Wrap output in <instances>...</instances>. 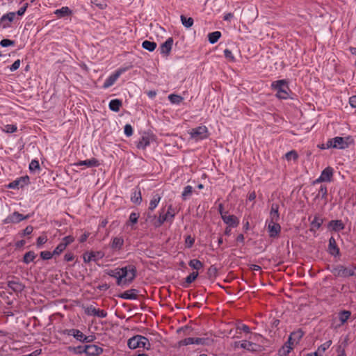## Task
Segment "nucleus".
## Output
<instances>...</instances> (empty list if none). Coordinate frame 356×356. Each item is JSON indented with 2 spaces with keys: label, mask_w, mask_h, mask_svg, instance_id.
<instances>
[{
  "label": "nucleus",
  "mask_w": 356,
  "mask_h": 356,
  "mask_svg": "<svg viewBox=\"0 0 356 356\" xmlns=\"http://www.w3.org/2000/svg\"><path fill=\"white\" fill-rule=\"evenodd\" d=\"M334 170L331 167L325 168L320 177L316 180V182H330L333 176Z\"/></svg>",
  "instance_id": "obj_16"
},
{
  "label": "nucleus",
  "mask_w": 356,
  "mask_h": 356,
  "mask_svg": "<svg viewBox=\"0 0 356 356\" xmlns=\"http://www.w3.org/2000/svg\"><path fill=\"white\" fill-rule=\"evenodd\" d=\"M64 334L68 336H73L76 340L79 341H85L87 339V337L85 336L82 332L76 329H67L63 331Z\"/></svg>",
  "instance_id": "obj_18"
},
{
  "label": "nucleus",
  "mask_w": 356,
  "mask_h": 356,
  "mask_svg": "<svg viewBox=\"0 0 356 356\" xmlns=\"http://www.w3.org/2000/svg\"><path fill=\"white\" fill-rule=\"evenodd\" d=\"M348 140H349V137L346 138L339 136L334 137L327 140L326 143L327 148L346 149L348 147Z\"/></svg>",
  "instance_id": "obj_8"
},
{
  "label": "nucleus",
  "mask_w": 356,
  "mask_h": 356,
  "mask_svg": "<svg viewBox=\"0 0 356 356\" xmlns=\"http://www.w3.org/2000/svg\"><path fill=\"white\" fill-rule=\"evenodd\" d=\"M168 99L172 104L175 105H179L184 100V97L176 94L169 95Z\"/></svg>",
  "instance_id": "obj_33"
},
{
  "label": "nucleus",
  "mask_w": 356,
  "mask_h": 356,
  "mask_svg": "<svg viewBox=\"0 0 356 356\" xmlns=\"http://www.w3.org/2000/svg\"><path fill=\"white\" fill-rule=\"evenodd\" d=\"M224 56L229 62H235V57L231 50L225 49L224 50Z\"/></svg>",
  "instance_id": "obj_48"
},
{
  "label": "nucleus",
  "mask_w": 356,
  "mask_h": 356,
  "mask_svg": "<svg viewBox=\"0 0 356 356\" xmlns=\"http://www.w3.org/2000/svg\"><path fill=\"white\" fill-rule=\"evenodd\" d=\"M74 165L77 167L85 165L87 168H93V167H98L100 165V163H99V161L97 159L92 158V159H86L84 161H79L74 163Z\"/></svg>",
  "instance_id": "obj_22"
},
{
  "label": "nucleus",
  "mask_w": 356,
  "mask_h": 356,
  "mask_svg": "<svg viewBox=\"0 0 356 356\" xmlns=\"http://www.w3.org/2000/svg\"><path fill=\"white\" fill-rule=\"evenodd\" d=\"M293 349V347L286 345L285 343L279 349V356H288L291 351Z\"/></svg>",
  "instance_id": "obj_38"
},
{
  "label": "nucleus",
  "mask_w": 356,
  "mask_h": 356,
  "mask_svg": "<svg viewBox=\"0 0 356 356\" xmlns=\"http://www.w3.org/2000/svg\"><path fill=\"white\" fill-rule=\"evenodd\" d=\"M28 6L29 4L27 3H26L22 7H21L16 13V15H19V16H22L24 15L27 8H28Z\"/></svg>",
  "instance_id": "obj_59"
},
{
  "label": "nucleus",
  "mask_w": 356,
  "mask_h": 356,
  "mask_svg": "<svg viewBox=\"0 0 356 356\" xmlns=\"http://www.w3.org/2000/svg\"><path fill=\"white\" fill-rule=\"evenodd\" d=\"M74 259V255L72 252H67L64 256V259L66 261H72Z\"/></svg>",
  "instance_id": "obj_62"
},
{
  "label": "nucleus",
  "mask_w": 356,
  "mask_h": 356,
  "mask_svg": "<svg viewBox=\"0 0 356 356\" xmlns=\"http://www.w3.org/2000/svg\"><path fill=\"white\" fill-rule=\"evenodd\" d=\"M193 191V188L191 186H186L184 188V190L181 193V197L183 200H186L188 197H190Z\"/></svg>",
  "instance_id": "obj_41"
},
{
  "label": "nucleus",
  "mask_w": 356,
  "mask_h": 356,
  "mask_svg": "<svg viewBox=\"0 0 356 356\" xmlns=\"http://www.w3.org/2000/svg\"><path fill=\"white\" fill-rule=\"evenodd\" d=\"M162 198V196L159 195V193H156L152 195V199L149 202L148 210L149 211H153L159 205L161 200Z\"/></svg>",
  "instance_id": "obj_27"
},
{
  "label": "nucleus",
  "mask_w": 356,
  "mask_h": 356,
  "mask_svg": "<svg viewBox=\"0 0 356 356\" xmlns=\"http://www.w3.org/2000/svg\"><path fill=\"white\" fill-rule=\"evenodd\" d=\"M84 312L88 316H94L96 308L90 305L83 307Z\"/></svg>",
  "instance_id": "obj_46"
},
{
  "label": "nucleus",
  "mask_w": 356,
  "mask_h": 356,
  "mask_svg": "<svg viewBox=\"0 0 356 356\" xmlns=\"http://www.w3.org/2000/svg\"><path fill=\"white\" fill-rule=\"evenodd\" d=\"M122 105V102L120 99H114L110 101L108 107L112 111L118 112Z\"/></svg>",
  "instance_id": "obj_31"
},
{
  "label": "nucleus",
  "mask_w": 356,
  "mask_h": 356,
  "mask_svg": "<svg viewBox=\"0 0 356 356\" xmlns=\"http://www.w3.org/2000/svg\"><path fill=\"white\" fill-rule=\"evenodd\" d=\"M181 346H188L191 344H194V338L193 337H188L181 340L179 343Z\"/></svg>",
  "instance_id": "obj_56"
},
{
  "label": "nucleus",
  "mask_w": 356,
  "mask_h": 356,
  "mask_svg": "<svg viewBox=\"0 0 356 356\" xmlns=\"http://www.w3.org/2000/svg\"><path fill=\"white\" fill-rule=\"evenodd\" d=\"M29 218V215L24 216L19 213L17 211H14L13 213L8 215L4 220V224H16L22 222L24 220H26Z\"/></svg>",
  "instance_id": "obj_13"
},
{
  "label": "nucleus",
  "mask_w": 356,
  "mask_h": 356,
  "mask_svg": "<svg viewBox=\"0 0 356 356\" xmlns=\"http://www.w3.org/2000/svg\"><path fill=\"white\" fill-rule=\"evenodd\" d=\"M248 339L249 340H243L241 341L236 342V346H239L240 348L246 350L247 351L250 353H258L262 350V346L258 344L257 343L252 341H262L264 337H262L261 334L258 333H251V334L248 337Z\"/></svg>",
  "instance_id": "obj_2"
},
{
  "label": "nucleus",
  "mask_w": 356,
  "mask_h": 356,
  "mask_svg": "<svg viewBox=\"0 0 356 356\" xmlns=\"http://www.w3.org/2000/svg\"><path fill=\"white\" fill-rule=\"evenodd\" d=\"M47 241V236H40L37 238V246L38 248H40L42 245L46 243Z\"/></svg>",
  "instance_id": "obj_53"
},
{
  "label": "nucleus",
  "mask_w": 356,
  "mask_h": 356,
  "mask_svg": "<svg viewBox=\"0 0 356 356\" xmlns=\"http://www.w3.org/2000/svg\"><path fill=\"white\" fill-rule=\"evenodd\" d=\"M156 43L155 42H152L149 40H145L142 43V47L150 52L155 50L156 48Z\"/></svg>",
  "instance_id": "obj_37"
},
{
  "label": "nucleus",
  "mask_w": 356,
  "mask_h": 356,
  "mask_svg": "<svg viewBox=\"0 0 356 356\" xmlns=\"http://www.w3.org/2000/svg\"><path fill=\"white\" fill-rule=\"evenodd\" d=\"M29 170L31 172H35L40 170L39 161L36 159H33L29 163Z\"/></svg>",
  "instance_id": "obj_44"
},
{
  "label": "nucleus",
  "mask_w": 356,
  "mask_h": 356,
  "mask_svg": "<svg viewBox=\"0 0 356 356\" xmlns=\"http://www.w3.org/2000/svg\"><path fill=\"white\" fill-rule=\"evenodd\" d=\"M33 230V227L31 225L27 226L23 231H22V236H26L30 235Z\"/></svg>",
  "instance_id": "obj_60"
},
{
  "label": "nucleus",
  "mask_w": 356,
  "mask_h": 356,
  "mask_svg": "<svg viewBox=\"0 0 356 356\" xmlns=\"http://www.w3.org/2000/svg\"><path fill=\"white\" fill-rule=\"evenodd\" d=\"M83 352L88 356H97L102 353L103 349L97 345L90 344L85 346Z\"/></svg>",
  "instance_id": "obj_17"
},
{
  "label": "nucleus",
  "mask_w": 356,
  "mask_h": 356,
  "mask_svg": "<svg viewBox=\"0 0 356 356\" xmlns=\"http://www.w3.org/2000/svg\"><path fill=\"white\" fill-rule=\"evenodd\" d=\"M16 15L15 12H10L3 15L0 18V24L3 29L10 27V23L14 20Z\"/></svg>",
  "instance_id": "obj_19"
},
{
  "label": "nucleus",
  "mask_w": 356,
  "mask_h": 356,
  "mask_svg": "<svg viewBox=\"0 0 356 356\" xmlns=\"http://www.w3.org/2000/svg\"><path fill=\"white\" fill-rule=\"evenodd\" d=\"M131 201L136 204H140L142 202L141 192L139 188L134 189L131 195Z\"/></svg>",
  "instance_id": "obj_29"
},
{
  "label": "nucleus",
  "mask_w": 356,
  "mask_h": 356,
  "mask_svg": "<svg viewBox=\"0 0 356 356\" xmlns=\"http://www.w3.org/2000/svg\"><path fill=\"white\" fill-rule=\"evenodd\" d=\"M280 220L279 206L277 204H272L270 211V219L266 221H272L277 222Z\"/></svg>",
  "instance_id": "obj_23"
},
{
  "label": "nucleus",
  "mask_w": 356,
  "mask_h": 356,
  "mask_svg": "<svg viewBox=\"0 0 356 356\" xmlns=\"http://www.w3.org/2000/svg\"><path fill=\"white\" fill-rule=\"evenodd\" d=\"M40 254L43 260L51 259L54 256H55L53 252H51L49 251H42Z\"/></svg>",
  "instance_id": "obj_49"
},
{
  "label": "nucleus",
  "mask_w": 356,
  "mask_h": 356,
  "mask_svg": "<svg viewBox=\"0 0 356 356\" xmlns=\"http://www.w3.org/2000/svg\"><path fill=\"white\" fill-rule=\"evenodd\" d=\"M36 257L37 255L33 251H29L24 255L22 261L24 264H29L33 261Z\"/></svg>",
  "instance_id": "obj_36"
},
{
  "label": "nucleus",
  "mask_w": 356,
  "mask_h": 356,
  "mask_svg": "<svg viewBox=\"0 0 356 356\" xmlns=\"http://www.w3.org/2000/svg\"><path fill=\"white\" fill-rule=\"evenodd\" d=\"M198 272L197 271H193L191 273H190L185 279V282L188 284H191L193 282H194L196 278L198 276Z\"/></svg>",
  "instance_id": "obj_43"
},
{
  "label": "nucleus",
  "mask_w": 356,
  "mask_h": 356,
  "mask_svg": "<svg viewBox=\"0 0 356 356\" xmlns=\"http://www.w3.org/2000/svg\"><path fill=\"white\" fill-rule=\"evenodd\" d=\"M21 61L19 59L16 60L10 67L9 69L11 72L17 70L20 66Z\"/></svg>",
  "instance_id": "obj_58"
},
{
  "label": "nucleus",
  "mask_w": 356,
  "mask_h": 356,
  "mask_svg": "<svg viewBox=\"0 0 356 356\" xmlns=\"http://www.w3.org/2000/svg\"><path fill=\"white\" fill-rule=\"evenodd\" d=\"M222 221L227 227H236L239 224L238 218L234 215H225L222 218Z\"/></svg>",
  "instance_id": "obj_21"
},
{
  "label": "nucleus",
  "mask_w": 356,
  "mask_h": 356,
  "mask_svg": "<svg viewBox=\"0 0 356 356\" xmlns=\"http://www.w3.org/2000/svg\"><path fill=\"white\" fill-rule=\"evenodd\" d=\"M328 252L334 257H339L340 250L337 245V242L334 237H330L328 244Z\"/></svg>",
  "instance_id": "obj_20"
},
{
  "label": "nucleus",
  "mask_w": 356,
  "mask_h": 356,
  "mask_svg": "<svg viewBox=\"0 0 356 356\" xmlns=\"http://www.w3.org/2000/svg\"><path fill=\"white\" fill-rule=\"evenodd\" d=\"M128 70V67H120L108 76L104 81L102 88L106 89L112 86L118 78Z\"/></svg>",
  "instance_id": "obj_9"
},
{
  "label": "nucleus",
  "mask_w": 356,
  "mask_h": 356,
  "mask_svg": "<svg viewBox=\"0 0 356 356\" xmlns=\"http://www.w3.org/2000/svg\"><path fill=\"white\" fill-rule=\"evenodd\" d=\"M218 212L221 216V218H222V216H224L225 215H226L227 213V211H224L223 204L221 203L219 204V205H218Z\"/></svg>",
  "instance_id": "obj_64"
},
{
  "label": "nucleus",
  "mask_w": 356,
  "mask_h": 356,
  "mask_svg": "<svg viewBox=\"0 0 356 356\" xmlns=\"http://www.w3.org/2000/svg\"><path fill=\"white\" fill-rule=\"evenodd\" d=\"M127 346L131 349H136L138 348H143L146 349L150 348V343L145 337L142 335H136L128 340Z\"/></svg>",
  "instance_id": "obj_4"
},
{
  "label": "nucleus",
  "mask_w": 356,
  "mask_h": 356,
  "mask_svg": "<svg viewBox=\"0 0 356 356\" xmlns=\"http://www.w3.org/2000/svg\"><path fill=\"white\" fill-rule=\"evenodd\" d=\"M175 216V209L172 204H170L168 207V211L165 213L161 212L158 220L155 222L154 226L159 227L161 226L165 222L170 221L172 222L173 219Z\"/></svg>",
  "instance_id": "obj_7"
},
{
  "label": "nucleus",
  "mask_w": 356,
  "mask_h": 356,
  "mask_svg": "<svg viewBox=\"0 0 356 356\" xmlns=\"http://www.w3.org/2000/svg\"><path fill=\"white\" fill-rule=\"evenodd\" d=\"M124 245V239L121 236H116L112 239L111 248L114 250H120Z\"/></svg>",
  "instance_id": "obj_28"
},
{
  "label": "nucleus",
  "mask_w": 356,
  "mask_h": 356,
  "mask_svg": "<svg viewBox=\"0 0 356 356\" xmlns=\"http://www.w3.org/2000/svg\"><path fill=\"white\" fill-rule=\"evenodd\" d=\"M75 238L74 236L69 235L62 238L61 242L56 247L53 252L54 255H60L66 248L74 241Z\"/></svg>",
  "instance_id": "obj_10"
},
{
  "label": "nucleus",
  "mask_w": 356,
  "mask_h": 356,
  "mask_svg": "<svg viewBox=\"0 0 356 356\" xmlns=\"http://www.w3.org/2000/svg\"><path fill=\"white\" fill-rule=\"evenodd\" d=\"M124 133L127 137L131 136L134 134L132 126L129 124H127L124 127Z\"/></svg>",
  "instance_id": "obj_50"
},
{
  "label": "nucleus",
  "mask_w": 356,
  "mask_h": 356,
  "mask_svg": "<svg viewBox=\"0 0 356 356\" xmlns=\"http://www.w3.org/2000/svg\"><path fill=\"white\" fill-rule=\"evenodd\" d=\"M136 267L134 265H128L107 271L109 276L116 279V284L118 286L127 285L131 283L136 277Z\"/></svg>",
  "instance_id": "obj_1"
},
{
  "label": "nucleus",
  "mask_w": 356,
  "mask_h": 356,
  "mask_svg": "<svg viewBox=\"0 0 356 356\" xmlns=\"http://www.w3.org/2000/svg\"><path fill=\"white\" fill-rule=\"evenodd\" d=\"M298 157L297 152L295 150H291L286 153L285 159L287 161L296 160Z\"/></svg>",
  "instance_id": "obj_47"
},
{
  "label": "nucleus",
  "mask_w": 356,
  "mask_h": 356,
  "mask_svg": "<svg viewBox=\"0 0 356 356\" xmlns=\"http://www.w3.org/2000/svg\"><path fill=\"white\" fill-rule=\"evenodd\" d=\"M188 264L190 267L197 270H200L203 267V264L197 259H191L189 261Z\"/></svg>",
  "instance_id": "obj_42"
},
{
  "label": "nucleus",
  "mask_w": 356,
  "mask_h": 356,
  "mask_svg": "<svg viewBox=\"0 0 356 356\" xmlns=\"http://www.w3.org/2000/svg\"><path fill=\"white\" fill-rule=\"evenodd\" d=\"M173 38L172 37L168 38L163 43H162L159 47L160 54L164 58H168L170 55L172 45Z\"/></svg>",
  "instance_id": "obj_15"
},
{
  "label": "nucleus",
  "mask_w": 356,
  "mask_h": 356,
  "mask_svg": "<svg viewBox=\"0 0 356 356\" xmlns=\"http://www.w3.org/2000/svg\"><path fill=\"white\" fill-rule=\"evenodd\" d=\"M221 37V33L218 31L208 34V40L211 44H215Z\"/></svg>",
  "instance_id": "obj_35"
},
{
  "label": "nucleus",
  "mask_w": 356,
  "mask_h": 356,
  "mask_svg": "<svg viewBox=\"0 0 356 356\" xmlns=\"http://www.w3.org/2000/svg\"><path fill=\"white\" fill-rule=\"evenodd\" d=\"M29 176H23L17 178V179L9 183L8 185V188L10 189H18L19 188H23L25 186H27L29 184Z\"/></svg>",
  "instance_id": "obj_14"
},
{
  "label": "nucleus",
  "mask_w": 356,
  "mask_h": 356,
  "mask_svg": "<svg viewBox=\"0 0 356 356\" xmlns=\"http://www.w3.org/2000/svg\"><path fill=\"white\" fill-rule=\"evenodd\" d=\"M17 127L15 124H7L4 127V131L7 133H14L17 131Z\"/></svg>",
  "instance_id": "obj_52"
},
{
  "label": "nucleus",
  "mask_w": 356,
  "mask_h": 356,
  "mask_svg": "<svg viewBox=\"0 0 356 356\" xmlns=\"http://www.w3.org/2000/svg\"><path fill=\"white\" fill-rule=\"evenodd\" d=\"M271 88L277 92L276 97L281 99H287L291 92L288 83L284 79L277 80L271 83Z\"/></svg>",
  "instance_id": "obj_3"
},
{
  "label": "nucleus",
  "mask_w": 356,
  "mask_h": 356,
  "mask_svg": "<svg viewBox=\"0 0 356 356\" xmlns=\"http://www.w3.org/2000/svg\"><path fill=\"white\" fill-rule=\"evenodd\" d=\"M138 218H139V213H135V212H132L129 215V221L132 224H136L138 222Z\"/></svg>",
  "instance_id": "obj_57"
},
{
  "label": "nucleus",
  "mask_w": 356,
  "mask_h": 356,
  "mask_svg": "<svg viewBox=\"0 0 356 356\" xmlns=\"http://www.w3.org/2000/svg\"><path fill=\"white\" fill-rule=\"evenodd\" d=\"M304 336V332L301 329H298L293 332H291L289 335L290 340H293L296 342V344H298L301 339Z\"/></svg>",
  "instance_id": "obj_30"
},
{
  "label": "nucleus",
  "mask_w": 356,
  "mask_h": 356,
  "mask_svg": "<svg viewBox=\"0 0 356 356\" xmlns=\"http://www.w3.org/2000/svg\"><path fill=\"white\" fill-rule=\"evenodd\" d=\"M332 344V341L330 340L329 341H327L326 342H325L324 343L321 344L317 349V351L320 353V354H323L327 349H328L330 348V346H331Z\"/></svg>",
  "instance_id": "obj_45"
},
{
  "label": "nucleus",
  "mask_w": 356,
  "mask_h": 356,
  "mask_svg": "<svg viewBox=\"0 0 356 356\" xmlns=\"http://www.w3.org/2000/svg\"><path fill=\"white\" fill-rule=\"evenodd\" d=\"M180 19H181V24L186 28L191 27L194 22L193 19L192 17H186V16H184L183 15H181Z\"/></svg>",
  "instance_id": "obj_40"
},
{
  "label": "nucleus",
  "mask_w": 356,
  "mask_h": 356,
  "mask_svg": "<svg viewBox=\"0 0 356 356\" xmlns=\"http://www.w3.org/2000/svg\"><path fill=\"white\" fill-rule=\"evenodd\" d=\"M152 137L149 134H144L140 138L136 146L138 149H145L150 145Z\"/></svg>",
  "instance_id": "obj_24"
},
{
  "label": "nucleus",
  "mask_w": 356,
  "mask_h": 356,
  "mask_svg": "<svg viewBox=\"0 0 356 356\" xmlns=\"http://www.w3.org/2000/svg\"><path fill=\"white\" fill-rule=\"evenodd\" d=\"M93 316H97L99 318H106L107 316V312L103 309H96L95 313Z\"/></svg>",
  "instance_id": "obj_55"
},
{
  "label": "nucleus",
  "mask_w": 356,
  "mask_h": 356,
  "mask_svg": "<svg viewBox=\"0 0 356 356\" xmlns=\"http://www.w3.org/2000/svg\"><path fill=\"white\" fill-rule=\"evenodd\" d=\"M54 13L58 17H64L65 16L70 15L72 14V10L68 7L63 6L60 9L56 10Z\"/></svg>",
  "instance_id": "obj_32"
},
{
  "label": "nucleus",
  "mask_w": 356,
  "mask_h": 356,
  "mask_svg": "<svg viewBox=\"0 0 356 356\" xmlns=\"http://www.w3.org/2000/svg\"><path fill=\"white\" fill-rule=\"evenodd\" d=\"M332 273L337 277H347L356 275V267H345L343 265H338L333 268Z\"/></svg>",
  "instance_id": "obj_5"
},
{
  "label": "nucleus",
  "mask_w": 356,
  "mask_h": 356,
  "mask_svg": "<svg viewBox=\"0 0 356 356\" xmlns=\"http://www.w3.org/2000/svg\"><path fill=\"white\" fill-rule=\"evenodd\" d=\"M191 138L195 141L202 140L208 138V128L204 125L198 126L189 131Z\"/></svg>",
  "instance_id": "obj_6"
},
{
  "label": "nucleus",
  "mask_w": 356,
  "mask_h": 356,
  "mask_svg": "<svg viewBox=\"0 0 356 356\" xmlns=\"http://www.w3.org/2000/svg\"><path fill=\"white\" fill-rule=\"evenodd\" d=\"M338 316H339V321L341 322V325H343L345 323L347 322V321L350 317L351 312L348 310H343L339 313Z\"/></svg>",
  "instance_id": "obj_34"
},
{
  "label": "nucleus",
  "mask_w": 356,
  "mask_h": 356,
  "mask_svg": "<svg viewBox=\"0 0 356 356\" xmlns=\"http://www.w3.org/2000/svg\"><path fill=\"white\" fill-rule=\"evenodd\" d=\"M323 219L318 216H315L312 221L311 222L312 229H318L322 223Z\"/></svg>",
  "instance_id": "obj_39"
},
{
  "label": "nucleus",
  "mask_w": 356,
  "mask_h": 356,
  "mask_svg": "<svg viewBox=\"0 0 356 356\" xmlns=\"http://www.w3.org/2000/svg\"><path fill=\"white\" fill-rule=\"evenodd\" d=\"M0 44L3 47H7L9 46H13L15 44V42L9 39H3L0 42Z\"/></svg>",
  "instance_id": "obj_54"
},
{
  "label": "nucleus",
  "mask_w": 356,
  "mask_h": 356,
  "mask_svg": "<svg viewBox=\"0 0 356 356\" xmlns=\"http://www.w3.org/2000/svg\"><path fill=\"white\" fill-rule=\"evenodd\" d=\"M104 252L102 251L86 252L83 254V259L85 263L91 261L97 262L104 257Z\"/></svg>",
  "instance_id": "obj_12"
},
{
  "label": "nucleus",
  "mask_w": 356,
  "mask_h": 356,
  "mask_svg": "<svg viewBox=\"0 0 356 356\" xmlns=\"http://www.w3.org/2000/svg\"><path fill=\"white\" fill-rule=\"evenodd\" d=\"M349 104L352 108H356V95L351 96L349 98Z\"/></svg>",
  "instance_id": "obj_63"
},
{
  "label": "nucleus",
  "mask_w": 356,
  "mask_h": 356,
  "mask_svg": "<svg viewBox=\"0 0 356 356\" xmlns=\"http://www.w3.org/2000/svg\"><path fill=\"white\" fill-rule=\"evenodd\" d=\"M138 290L131 289L124 291L119 297L124 300H136L138 297Z\"/></svg>",
  "instance_id": "obj_25"
},
{
  "label": "nucleus",
  "mask_w": 356,
  "mask_h": 356,
  "mask_svg": "<svg viewBox=\"0 0 356 356\" xmlns=\"http://www.w3.org/2000/svg\"><path fill=\"white\" fill-rule=\"evenodd\" d=\"M195 243V238L188 235L185 238V245L188 248H191Z\"/></svg>",
  "instance_id": "obj_51"
},
{
  "label": "nucleus",
  "mask_w": 356,
  "mask_h": 356,
  "mask_svg": "<svg viewBox=\"0 0 356 356\" xmlns=\"http://www.w3.org/2000/svg\"><path fill=\"white\" fill-rule=\"evenodd\" d=\"M237 329L241 330L245 333H250V327L245 324H242L241 325H238L237 327Z\"/></svg>",
  "instance_id": "obj_61"
},
{
  "label": "nucleus",
  "mask_w": 356,
  "mask_h": 356,
  "mask_svg": "<svg viewBox=\"0 0 356 356\" xmlns=\"http://www.w3.org/2000/svg\"><path fill=\"white\" fill-rule=\"evenodd\" d=\"M266 226L270 238H277L279 237L281 232V226L278 222L266 221Z\"/></svg>",
  "instance_id": "obj_11"
},
{
  "label": "nucleus",
  "mask_w": 356,
  "mask_h": 356,
  "mask_svg": "<svg viewBox=\"0 0 356 356\" xmlns=\"http://www.w3.org/2000/svg\"><path fill=\"white\" fill-rule=\"evenodd\" d=\"M328 227L334 232H340L345 228V225L341 220H331L328 224Z\"/></svg>",
  "instance_id": "obj_26"
}]
</instances>
